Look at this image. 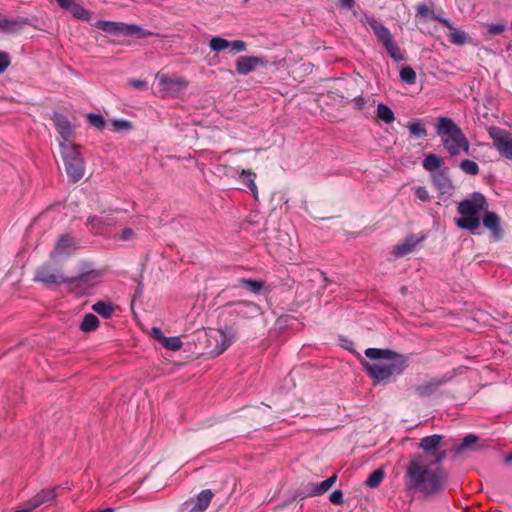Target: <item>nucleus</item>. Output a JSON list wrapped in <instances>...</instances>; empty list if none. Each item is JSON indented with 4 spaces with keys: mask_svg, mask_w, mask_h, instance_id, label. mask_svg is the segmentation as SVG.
Instances as JSON below:
<instances>
[{
    "mask_svg": "<svg viewBox=\"0 0 512 512\" xmlns=\"http://www.w3.org/2000/svg\"><path fill=\"white\" fill-rule=\"evenodd\" d=\"M457 210L461 217L455 220L456 225L475 233L480 227L479 214L488 210V203L481 193L474 192L469 198L458 204Z\"/></svg>",
    "mask_w": 512,
    "mask_h": 512,
    "instance_id": "obj_5",
    "label": "nucleus"
},
{
    "mask_svg": "<svg viewBox=\"0 0 512 512\" xmlns=\"http://www.w3.org/2000/svg\"><path fill=\"white\" fill-rule=\"evenodd\" d=\"M114 130H129L131 128V123L127 120H114L112 122Z\"/></svg>",
    "mask_w": 512,
    "mask_h": 512,
    "instance_id": "obj_45",
    "label": "nucleus"
},
{
    "mask_svg": "<svg viewBox=\"0 0 512 512\" xmlns=\"http://www.w3.org/2000/svg\"><path fill=\"white\" fill-rule=\"evenodd\" d=\"M240 179L250 189L254 197L258 195V189L255 184L256 174L251 170H241L239 173Z\"/></svg>",
    "mask_w": 512,
    "mask_h": 512,
    "instance_id": "obj_25",
    "label": "nucleus"
},
{
    "mask_svg": "<svg viewBox=\"0 0 512 512\" xmlns=\"http://www.w3.org/2000/svg\"><path fill=\"white\" fill-rule=\"evenodd\" d=\"M56 496H57L56 487H53V488L41 490L30 500L34 504V507L38 508L41 505L50 503L51 501H53L56 498Z\"/></svg>",
    "mask_w": 512,
    "mask_h": 512,
    "instance_id": "obj_21",
    "label": "nucleus"
},
{
    "mask_svg": "<svg viewBox=\"0 0 512 512\" xmlns=\"http://www.w3.org/2000/svg\"><path fill=\"white\" fill-rule=\"evenodd\" d=\"M92 310L105 319L110 318L114 313L113 305L104 301L96 302L92 306Z\"/></svg>",
    "mask_w": 512,
    "mask_h": 512,
    "instance_id": "obj_26",
    "label": "nucleus"
},
{
    "mask_svg": "<svg viewBox=\"0 0 512 512\" xmlns=\"http://www.w3.org/2000/svg\"><path fill=\"white\" fill-rule=\"evenodd\" d=\"M478 441V437L472 434L465 436L462 440V443L456 447L457 452H462L467 449H470L473 444Z\"/></svg>",
    "mask_w": 512,
    "mask_h": 512,
    "instance_id": "obj_37",
    "label": "nucleus"
},
{
    "mask_svg": "<svg viewBox=\"0 0 512 512\" xmlns=\"http://www.w3.org/2000/svg\"><path fill=\"white\" fill-rule=\"evenodd\" d=\"M156 79L158 80L160 92L163 96L178 95L188 86V81L185 78L175 75H168L159 72L156 74Z\"/></svg>",
    "mask_w": 512,
    "mask_h": 512,
    "instance_id": "obj_9",
    "label": "nucleus"
},
{
    "mask_svg": "<svg viewBox=\"0 0 512 512\" xmlns=\"http://www.w3.org/2000/svg\"><path fill=\"white\" fill-rule=\"evenodd\" d=\"M365 356L371 362L362 364L375 383H387L403 374L408 367V357L390 349L367 348Z\"/></svg>",
    "mask_w": 512,
    "mask_h": 512,
    "instance_id": "obj_4",
    "label": "nucleus"
},
{
    "mask_svg": "<svg viewBox=\"0 0 512 512\" xmlns=\"http://www.w3.org/2000/svg\"><path fill=\"white\" fill-rule=\"evenodd\" d=\"M436 133L451 155H459L462 151L469 152L470 145L467 138L451 118H438Z\"/></svg>",
    "mask_w": 512,
    "mask_h": 512,
    "instance_id": "obj_6",
    "label": "nucleus"
},
{
    "mask_svg": "<svg viewBox=\"0 0 512 512\" xmlns=\"http://www.w3.org/2000/svg\"><path fill=\"white\" fill-rule=\"evenodd\" d=\"M377 116L387 124L392 123L395 120L393 111L383 103H380L377 106Z\"/></svg>",
    "mask_w": 512,
    "mask_h": 512,
    "instance_id": "obj_30",
    "label": "nucleus"
},
{
    "mask_svg": "<svg viewBox=\"0 0 512 512\" xmlns=\"http://www.w3.org/2000/svg\"><path fill=\"white\" fill-rule=\"evenodd\" d=\"M262 308L252 302L246 300L232 301L225 305V309L221 314L223 328L217 332L216 341H220V346L214 350L216 355L223 353L235 340L238 328L245 326L262 315Z\"/></svg>",
    "mask_w": 512,
    "mask_h": 512,
    "instance_id": "obj_3",
    "label": "nucleus"
},
{
    "mask_svg": "<svg viewBox=\"0 0 512 512\" xmlns=\"http://www.w3.org/2000/svg\"><path fill=\"white\" fill-rule=\"evenodd\" d=\"M52 119H53L56 129H57L58 133L61 135V137L64 140H68V138L71 136L72 129H71L70 123L67 121V119L64 116L57 114V113H55L53 115Z\"/></svg>",
    "mask_w": 512,
    "mask_h": 512,
    "instance_id": "obj_22",
    "label": "nucleus"
},
{
    "mask_svg": "<svg viewBox=\"0 0 512 512\" xmlns=\"http://www.w3.org/2000/svg\"><path fill=\"white\" fill-rule=\"evenodd\" d=\"M442 159L435 154H428L423 160V167L428 171L439 169L442 165Z\"/></svg>",
    "mask_w": 512,
    "mask_h": 512,
    "instance_id": "obj_31",
    "label": "nucleus"
},
{
    "mask_svg": "<svg viewBox=\"0 0 512 512\" xmlns=\"http://www.w3.org/2000/svg\"><path fill=\"white\" fill-rule=\"evenodd\" d=\"M356 102H357V105H358L359 107H361V106H362V105H364V103H365V102H364V99H362V98L357 99V100H356Z\"/></svg>",
    "mask_w": 512,
    "mask_h": 512,
    "instance_id": "obj_56",
    "label": "nucleus"
},
{
    "mask_svg": "<svg viewBox=\"0 0 512 512\" xmlns=\"http://www.w3.org/2000/svg\"><path fill=\"white\" fill-rule=\"evenodd\" d=\"M488 32L491 35H499L503 33L506 29V25L504 23L491 24L487 26Z\"/></svg>",
    "mask_w": 512,
    "mask_h": 512,
    "instance_id": "obj_41",
    "label": "nucleus"
},
{
    "mask_svg": "<svg viewBox=\"0 0 512 512\" xmlns=\"http://www.w3.org/2000/svg\"><path fill=\"white\" fill-rule=\"evenodd\" d=\"M442 440L443 436L439 434L426 436L420 440L419 447L433 458L430 462L432 465L442 463L447 456L446 449L439 450Z\"/></svg>",
    "mask_w": 512,
    "mask_h": 512,
    "instance_id": "obj_10",
    "label": "nucleus"
},
{
    "mask_svg": "<svg viewBox=\"0 0 512 512\" xmlns=\"http://www.w3.org/2000/svg\"><path fill=\"white\" fill-rule=\"evenodd\" d=\"M210 48L215 51V52H220L222 50H225L227 49L229 46H230V43L224 39V38H220V37H213L211 40H210Z\"/></svg>",
    "mask_w": 512,
    "mask_h": 512,
    "instance_id": "obj_35",
    "label": "nucleus"
},
{
    "mask_svg": "<svg viewBox=\"0 0 512 512\" xmlns=\"http://www.w3.org/2000/svg\"><path fill=\"white\" fill-rule=\"evenodd\" d=\"M488 132L499 153L512 160V134L498 127H490Z\"/></svg>",
    "mask_w": 512,
    "mask_h": 512,
    "instance_id": "obj_11",
    "label": "nucleus"
},
{
    "mask_svg": "<svg viewBox=\"0 0 512 512\" xmlns=\"http://www.w3.org/2000/svg\"><path fill=\"white\" fill-rule=\"evenodd\" d=\"M423 240V236L410 235L401 244L397 245L394 253L397 255L409 254L415 251V247Z\"/></svg>",
    "mask_w": 512,
    "mask_h": 512,
    "instance_id": "obj_19",
    "label": "nucleus"
},
{
    "mask_svg": "<svg viewBox=\"0 0 512 512\" xmlns=\"http://www.w3.org/2000/svg\"><path fill=\"white\" fill-rule=\"evenodd\" d=\"M264 281L256 280V279H248V278H239L237 280V285L242 286L247 291L253 294H260L263 287H264Z\"/></svg>",
    "mask_w": 512,
    "mask_h": 512,
    "instance_id": "obj_23",
    "label": "nucleus"
},
{
    "mask_svg": "<svg viewBox=\"0 0 512 512\" xmlns=\"http://www.w3.org/2000/svg\"><path fill=\"white\" fill-rule=\"evenodd\" d=\"M337 475L333 474L326 480L322 481L321 483H318L314 486L313 492L311 495H322L325 492H327L336 482Z\"/></svg>",
    "mask_w": 512,
    "mask_h": 512,
    "instance_id": "obj_28",
    "label": "nucleus"
},
{
    "mask_svg": "<svg viewBox=\"0 0 512 512\" xmlns=\"http://www.w3.org/2000/svg\"><path fill=\"white\" fill-rule=\"evenodd\" d=\"M447 479V472L443 468L431 469L422 455H414L406 466L404 486L407 492L432 497L446 488Z\"/></svg>",
    "mask_w": 512,
    "mask_h": 512,
    "instance_id": "obj_2",
    "label": "nucleus"
},
{
    "mask_svg": "<svg viewBox=\"0 0 512 512\" xmlns=\"http://www.w3.org/2000/svg\"><path fill=\"white\" fill-rule=\"evenodd\" d=\"M341 2H342V5L347 8H351L354 4V0H341Z\"/></svg>",
    "mask_w": 512,
    "mask_h": 512,
    "instance_id": "obj_54",
    "label": "nucleus"
},
{
    "mask_svg": "<svg viewBox=\"0 0 512 512\" xmlns=\"http://www.w3.org/2000/svg\"><path fill=\"white\" fill-rule=\"evenodd\" d=\"M434 185L442 192L447 193L451 188L452 184L448 176L444 171H439L432 176Z\"/></svg>",
    "mask_w": 512,
    "mask_h": 512,
    "instance_id": "obj_24",
    "label": "nucleus"
},
{
    "mask_svg": "<svg viewBox=\"0 0 512 512\" xmlns=\"http://www.w3.org/2000/svg\"><path fill=\"white\" fill-rule=\"evenodd\" d=\"M114 223L115 220L110 215L90 216L86 221V226L94 233H102Z\"/></svg>",
    "mask_w": 512,
    "mask_h": 512,
    "instance_id": "obj_15",
    "label": "nucleus"
},
{
    "mask_svg": "<svg viewBox=\"0 0 512 512\" xmlns=\"http://www.w3.org/2000/svg\"><path fill=\"white\" fill-rule=\"evenodd\" d=\"M94 26L102 30L106 33L111 34H124V35H132L139 32L141 29L137 25H127L120 22H112V21H97Z\"/></svg>",
    "mask_w": 512,
    "mask_h": 512,
    "instance_id": "obj_12",
    "label": "nucleus"
},
{
    "mask_svg": "<svg viewBox=\"0 0 512 512\" xmlns=\"http://www.w3.org/2000/svg\"><path fill=\"white\" fill-rule=\"evenodd\" d=\"M162 345L172 351H177L182 347V341L179 337H162Z\"/></svg>",
    "mask_w": 512,
    "mask_h": 512,
    "instance_id": "obj_33",
    "label": "nucleus"
},
{
    "mask_svg": "<svg viewBox=\"0 0 512 512\" xmlns=\"http://www.w3.org/2000/svg\"><path fill=\"white\" fill-rule=\"evenodd\" d=\"M88 119H89V122L97 127V128H103L104 124H105V120L104 118L101 116V115H97V114H90L88 116Z\"/></svg>",
    "mask_w": 512,
    "mask_h": 512,
    "instance_id": "obj_42",
    "label": "nucleus"
},
{
    "mask_svg": "<svg viewBox=\"0 0 512 512\" xmlns=\"http://www.w3.org/2000/svg\"><path fill=\"white\" fill-rule=\"evenodd\" d=\"M152 332H153V334L155 335L156 339H157L158 341L162 342V337H165V336L162 334L161 329H160V328H156V327H154V328L152 329Z\"/></svg>",
    "mask_w": 512,
    "mask_h": 512,
    "instance_id": "obj_53",
    "label": "nucleus"
},
{
    "mask_svg": "<svg viewBox=\"0 0 512 512\" xmlns=\"http://www.w3.org/2000/svg\"><path fill=\"white\" fill-rule=\"evenodd\" d=\"M35 509L36 507H34V504L29 499L28 501L21 503L15 512H33Z\"/></svg>",
    "mask_w": 512,
    "mask_h": 512,
    "instance_id": "obj_46",
    "label": "nucleus"
},
{
    "mask_svg": "<svg viewBox=\"0 0 512 512\" xmlns=\"http://www.w3.org/2000/svg\"><path fill=\"white\" fill-rule=\"evenodd\" d=\"M214 494L210 489L202 490L198 495L194 506L189 512H205L208 508Z\"/></svg>",
    "mask_w": 512,
    "mask_h": 512,
    "instance_id": "obj_20",
    "label": "nucleus"
},
{
    "mask_svg": "<svg viewBox=\"0 0 512 512\" xmlns=\"http://www.w3.org/2000/svg\"><path fill=\"white\" fill-rule=\"evenodd\" d=\"M61 153L65 171L71 181H79L85 174V164L78 146L71 142H61Z\"/></svg>",
    "mask_w": 512,
    "mask_h": 512,
    "instance_id": "obj_7",
    "label": "nucleus"
},
{
    "mask_svg": "<svg viewBox=\"0 0 512 512\" xmlns=\"http://www.w3.org/2000/svg\"><path fill=\"white\" fill-rule=\"evenodd\" d=\"M366 23L373 30L378 41L385 47L389 56L395 61H402L404 56L394 41L390 30L375 18L366 17Z\"/></svg>",
    "mask_w": 512,
    "mask_h": 512,
    "instance_id": "obj_8",
    "label": "nucleus"
},
{
    "mask_svg": "<svg viewBox=\"0 0 512 512\" xmlns=\"http://www.w3.org/2000/svg\"><path fill=\"white\" fill-rule=\"evenodd\" d=\"M418 14L421 15L422 17H427L429 16V9L426 5H419L418 6Z\"/></svg>",
    "mask_w": 512,
    "mask_h": 512,
    "instance_id": "obj_52",
    "label": "nucleus"
},
{
    "mask_svg": "<svg viewBox=\"0 0 512 512\" xmlns=\"http://www.w3.org/2000/svg\"><path fill=\"white\" fill-rule=\"evenodd\" d=\"M232 49L236 52H242L246 49V44L242 40H235L231 43Z\"/></svg>",
    "mask_w": 512,
    "mask_h": 512,
    "instance_id": "obj_49",
    "label": "nucleus"
},
{
    "mask_svg": "<svg viewBox=\"0 0 512 512\" xmlns=\"http://www.w3.org/2000/svg\"><path fill=\"white\" fill-rule=\"evenodd\" d=\"M10 65L9 55L0 51V73L4 72Z\"/></svg>",
    "mask_w": 512,
    "mask_h": 512,
    "instance_id": "obj_47",
    "label": "nucleus"
},
{
    "mask_svg": "<svg viewBox=\"0 0 512 512\" xmlns=\"http://www.w3.org/2000/svg\"><path fill=\"white\" fill-rule=\"evenodd\" d=\"M128 84L136 89H145L147 86L146 82L140 79H130Z\"/></svg>",
    "mask_w": 512,
    "mask_h": 512,
    "instance_id": "obj_48",
    "label": "nucleus"
},
{
    "mask_svg": "<svg viewBox=\"0 0 512 512\" xmlns=\"http://www.w3.org/2000/svg\"><path fill=\"white\" fill-rule=\"evenodd\" d=\"M15 25H16L15 21L8 20V19L0 16V30L5 31V32H11V31H13Z\"/></svg>",
    "mask_w": 512,
    "mask_h": 512,
    "instance_id": "obj_40",
    "label": "nucleus"
},
{
    "mask_svg": "<svg viewBox=\"0 0 512 512\" xmlns=\"http://www.w3.org/2000/svg\"><path fill=\"white\" fill-rule=\"evenodd\" d=\"M107 272V267L94 269L89 263L81 262L79 272L73 274L66 271L61 258H49L35 269L33 280L46 286L63 283L75 285L81 282L93 283L102 278Z\"/></svg>",
    "mask_w": 512,
    "mask_h": 512,
    "instance_id": "obj_1",
    "label": "nucleus"
},
{
    "mask_svg": "<svg viewBox=\"0 0 512 512\" xmlns=\"http://www.w3.org/2000/svg\"><path fill=\"white\" fill-rule=\"evenodd\" d=\"M384 476L385 473L382 469H376L369 475V477L365 481V484L370 488H376L380 485V483L384 479Z\"/></svg>",
    "mask_w": 512,
    "mask_h": 512,
    "instance_id": "obj_32",
    "label": "nucleus"
},
{
    "mask_svg": "<svg viewBox=\"0 0 512 512\" xmlns=\"http://www.w3.org/2000/svg\"><path fill=\"white\" fill-rule=\"evenodd\" d=\"M400 78L407 84H414L416 81V73L411 67L407 66L400 71Z\"/></svg>",
    "mask_w": 512,
    "mask_h": 512,
    "instance_id": "obj_36",
    "label": "nucleus"
},
{
    "mask_svg": "<svg viewBox=\"0 0 512 512\" xmlns=\"http://www.w3.org/2000/svg\"><path fill=\"white\" fill-rule=\"evenodd\" d=\"M58 4L67 10H70L72 5L75 3L74 0H57Z\"/></svg>",
    "mask_w": 512,
    "mask_h": 512,
    "instance_id": "obj_51",
    "label": "nucleus"
},
{
    "mask_svg": "<svg viewBox=\"0 0 512 512\" xmlns=\"http://www.w3.org/2000/svg\"><path fill=\"white\" fill-rule=\"evenodd\" d=\"M407 128L409 129L410 134L415 137L424 138L427 136L426 126L420 120H414V121L408 122Z\"/></svg>",
    "mask_w": 512,
    "mask_h": 512,
    "instance_id": "obj_27",
    "label": "nucleus"
},
{
    "mask_svg": "<svg viewBox=\"0 0 512 512\" xmlns=\"http://www.w3.org/2000/svg\"><path fill=\"white\" fill-rule=\"evenodd\" d=\"M434 19L439 21L440 23H442L445 27H447L449 29V31H450L449 40L453 44L465 45L467 43V39H468L467 34L464 31L455 28L449 20L442 18V17H438V16H434Z\"/></svg>",
    "mask_w": 512,
    "mask_h": 512,
    "instance_id": "obj_16",
    "label": "nucleus"
},
{
    "mask_svg": "<svg viewBox=\"0 0 512 512\" xmlns=\"http://www.w3.org/2000/svg\"><path fill=\"white\" fill-rule=\"evenodd\" d=\"M459 166L463 172L469 175H476L479 172L478 164L472 160H462Z\"/></svg>",
    "mask_w": 512,
    "mask_h": 512,
    "instance_id": "obj_34",
    "label": "nucleus"
},
{
    "mask_svg": "<svg viewBox=\"0 0 512 512\" xmlns=\"http://www.w3.org/2000/svg\"><path fill=\"white\" fill-rule=\"evenodd\" d=\"M329 500L335 504V505H342L343 502H344V499H343V493L341 490H335L333 491L330 496H329Z\"/></svg>",
    "mask_w": 512,
    "mask_h": 512,
    "instance_id": "obj_44",
    "label": "nucleus"
},
{
    "mask_svg": "<svg viewBox=\"0 0 512 512\" xmlns=\"http://www.w3.org/2000/svg\"><path fill=\"white\" fill-rule=\"evenodd\" d=\"M445 383L442 379H431L423 384L413 387V391L421 398L433 395Z\"/></svg>",
    "mask_w": 512,
    "mask_h": 512,
    "instance_id": "obj_17",
    "label": "nucleus"
},
{
    "mask_svg": "<svg viewBox=\"0 0 512 512\" xmlns=\"http://www.w3.org/2000/svg\"><path fill=\"white\" fill-rule=\"evenodd\" d=\"M270 407L268 405L262 404V406L255 407L252 411V416L259 419V424H267L269 421L263 419V414L269 410Z\"/></svg>",
    "mask_w": 512,
    "mask_h": 512,
    "instance_id": "obj_39",
    "label": "nucleus"
},
{
    "mask_svg": "<svg viewBox=\"0 0 512 512\" xmlns=\"http://www.w3.org/2000/svg\"><path fill=\"white\" fill-rule=\"evenodd\" d=\"M99 325V320L94 314H86L80 324V329L84 332L95 330Z\"/></svg>",
    "mask_w": 512,
    "mask_h": 512,
    "instance_id": "obj_29",
    "label": "nucleus"
},
{
    "mask_svg": "<svg viewBox=\"0 0 512 512\" xmlns=\"http://www.w3.org/2000/svg\"><path fill=\"white\" fill-rule=\"evenodd\" d=\"M484 213H485L484 217H483L484 226L491 231L492 235L496 239H500L502 236V230L500 227L499 216L494 212H489L488 210H486Z\"/></svg>",
    "mask_w": 512,
    "mask_h": 512,
    "instance_id": "obj_18",
    "label": "nucleus"
},
{
    "mask_svg": "<svg viewBox=\"0 0 512 512\" xmlns=\"http://www.w3.org/2000/svg\"><path fill=\"white\" fill-rule=\"evenodd\" d=\"M505 463H507V464L512 463V453L508 454V455L505 457Z\"/></svg>",
    "mask_w": 512,
    "mask_h": 512,
    "instance_id": "obj_55",
    "label": "nucleus"
},
{
    "mask_svg": "<svg viewBox=\"0 0 512 512\" xmlns=\"http://www.w3.org/2000/svg\"><path fill=\"white\" fill-rule=\"evenodd\" d=\"M415 195L422 202H427L430 199L429 192L425 187L415 188Z\"/></svg>",
    "mask_w": 512,
    "mask_h": 512,
    "instance_id": "obj_43",
    "label": "nucleus"
},
{
    "mask_svg": "<svg viewBox=\"0 0 512 512\" xmlns=\"http://www.w3.org/2000/svg\"><path fill=\"white\" fill-rule=\"evenodd\" d=\"M133 230L131 228H125L122 230L120 239L123 241H128L133 237Z\"/></svg>",
    "mask_w": 512,
    "mask_h": 512,
    "instance_id": "obj_50",
    "label": "nucleus"
},
{
    "mask_svg": "<svg viewBox=\"0 0 512 512\" xmlns=\"http://www.w3.org/2000/svg\"><path fill=\"white\" fill-rule=\"evenodd\" d=\"M265 60L261 57L240 56L236 60V71L238 74L247 75L255 70L258 66H264Z\"/></svg>",
    "mask_w": 512,
    "mask_h": 512,
    "instance_id": "obj_14",
    "label": "nucleus"
},
{
    "mask_svg": "<svg viewBox=\"0 0 512 512\" xmlns=\"http://www.w3.org/2000/svg\"><path fill=\"white\" fill-rule=\"evenodd\" d=\"M80 242L71 234L65 233L57 239L53 254L55 256L70 255L78 252Z\"/></svg>",
    "mask_w": 512,
    "mask_h": 512,
    "instance_id": "obj_13",
    "label": "nucleus"
},
{
    "mask_svg": "<svg viewBox=\"0 0 512 512\" xmlns=\"http://www.w3.org/2000/svg\"><path fill=\"white\" fill-rule=\"evenodd\" d=\"M74 17L78 18V19H82V20H87L89 19V12L88 10H86L85 8H83L82 6L74 3L71 7V9L69 10Z\"/></svg>",
    "mask_w": 512,
    "mask_h": 512,
    "instance_id": "obj_38",
    "label": "nucleus"
}]
</instances>
